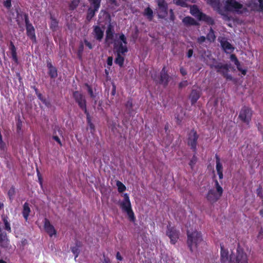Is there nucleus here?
<instances>
[{"mask_svg": "<svg viewBox=\"0 0 263 263\" xmlns=\"http://www.w3.org/2000/svg\"><path fill=\"white\" fill-rule=\"evenodd\" d=\"M92 6L94 7V9H89L87 15V19L90 20L95 15V12L97 11L100 7L101 0H89Z\"/></svg>", "mask_w": 263, "mask_h": 263, "instance_id": "obj_13", "label": "nucleus"}, {"mask_svg": "<svg viewBox=\"0 0 263 263\" xmlns=\"http://www.w3.org/2000/svg\"><path fill=\"white\" fill-rule=\"evenodd\" d=\"M10 45H11L10 49L11 50V53L13 52L14 51H16L15 47L12 42H11Z\"/></svg>", "mask_w": 263, "mask_h": 263, "instance_id": "obj_54", "label": "nucleus"}, {"mask_svg": "<svg viewBox=\"0 0 263 263\" xmlns=\"http://www.w3.org/2000/svg\"><path fill=\"white\" fill-rule=\"evenodd\" d=\"M123 200L119 202L120 206L123 211L126 212L130 219L134 221L135 219L134 214L132 209L131 203L127 194H124L123 195Z\"/></svg>", "mask_w": 263, "mask_h": 263, "instance_id": "obj_4", "label": "nucleus"}, {"mask_svg": "<svg viewBox=\"0 0 263 263\" xmlns=\"http://www.w3.org/2000/svg\"><path fill=\"white\" fill-rule=\"evenodd\" d=\"M216 169L219 178L220 179H222L223 178V173L222 170L223 167L222 164L220 163V159L216 156Z\"/></svg>", "mask_w": 263, "mask_h": 263, "instance_id": "obj_22", "label": "nucleus"}, {"mask_svg": "<svg viewBox=\"0 0 263 263\" xmlns=\"http://www.w3.org/2000/svg\"><path fill=\"white\" fill-rule=\"evenodd\" d=\"M58 26V22L55 20L52 19L51 21L50 27L52 29H55Z\"/></svg>", "mask_w": 263, "mask_h": 263, "instance_id": "obj_43", "label": "nucleus"}, {"mask_svg": "<svg viewBox=\"0 0 263 263\" xmlns=\"http://www.w3.org/2000/svg\"><path fill=\"white\" fill-rule=\"evenodd\" d=\"M220 43L222 48L226 52H231L234 49L232 46L228 42L226 41L222 40L220 42Z\"/></svg>", "mask_w": 263, "mask_h": 263, "instance_id": "obj_27", "label": "nucleus"}, {"mask_svg": "<svg viewBox=\"0 0 263 263\" xmlns=\"http://www.w3.org/2000/svg\"><path fill=\"white\" fill-rule=\"evenodd\" d=\"M193 51L192 49L189 50L187 53V57L189 58H191L193 55Z\"/></svg>", "mask_w": 263, "mask_h": 263, "instance_id": "obj_56", "label": "nucleus"}, {"mask_svg": "<svg viewBox=\"0 0 263 263\" xmlns=\"http://www.w3.org/2000/svg\"><path fill=\"white\" fill-rule=\"evenodd\" d=\"M197 161V158L195 156H193L192 158L190 161L189 165L192 169L193 168L195 164H196V162Z\"/></svg>", "mask_w": 263, "mask_h": 263, "instance_id": "obj_38", "label": "nucleus"}, {"mask_svg": "<svg viewBox=\"0 0 263 263\" xmlns=\"http://www.w3.org/2000/svg\"><path fill=\"white\" fill-rule=\"evenodd\" d=\"M104 30L102 29L99 26H95L93 29V34L96 39L99 41H101L104 35Z\"/></svg>", "mask_w": 263, "mask_h": 263, "instance_id": "obj_20", "label": "nucleus"}, {"mask_svg": "<svg viewBox=\"0 0 263 263\" xmlns=\"http://www.w3.org/2000/svg\"><path fill=\"white\" fill-rule=\"evenodd\" d=\"M206 38L210 42H214L215 41L216 36L214 34V30L212 28H210V31L207 34Z\"/></svg>", "mask_w": 263, "mask_h": 263, "instance_id": "obj_34", "label": "nucleus"}, {"mask_svg": "<svg viewBox=\"0 0 263 263\" xmlns=\"http://www.w3.org/2000/svg\"><path fill=\"white\" fill-rule=\"evenodd\" d=\"M234 254L229 255L227 250L221 246V261L222 263H233Z\"/></svg>", "mask_w": 263, "mask_h": 263, "instance_id": "obj_9", "label": "nucleus"}, {"mask_svg": "<svg viewBox=\"0 0 263 263\" xmlns=\"http://www.w3.org/2000/svg\"><path fill=\"white\" fill-rule=\"evenodd\" d=\"M3 206V204H0V208H1L2 206Z\"/></svg>", "mask_w": 263, "mask_h": 263, "instance_id": "obj_64", "label": "nucleus"}, {"mask_svg": "<svg viewBox=\"0 0 263 263\" xmlns=\"http://www.w3.org/2000/svg\"><path fill=\"white\" fill-rule=\"evenodd\" d=\"M12 54V58L13 60L16 63L17 62V58L16 55V52L14 51L13 52L11 53Z\"/></svg>", "mask_w": 263, "mask_h": 263, "instance_id": "obj_47", "label": "nucleus"}, {"mask_svg": "<svg viewBox=\"0 0 263 263\" xmlns=\"http://www.w3.org/2000/svg\"><path fill=\"white\" fill-rule=\"evenodd\" d=\"M48 73L51 78H55L58 76L57 70L51 63H48Z\"/></svg>", "mask_w": 263, "mask_h": 263, "instance_id": "obj_24", "label": "nucleus"}, {"mask_svg": "<svg viewBox=\"0 0 263 263\" xmlns=\"http://www.w3.org/2000/svg\"><path fill=\"white\" fill-rule=\"evenodd\" d=\"M167 7L158 8V15L160 18H163L167 15Z\"/></svg>", "mask_w": 263, "mask_h": 263, "instance_id": "obj_31", "label": "nucleus"}, {"mask_svg": "<svg viewBox=\"0 0 263 263\" xmlns=\"http://www.w3.org/2000/svg\"><path fill=\"white\" fill-rule=\"evenodd\" d=\"M115 49L116 50V52H117V57L115 60V63L117 64H118L119 66H122L124 62V58L121 55V54H124L126 52H120L118 51V47L115 48Z\"/></svg>", "mask_w": 263, "mask_h": 263, "instance_id": "obj_25", "label": "nucleus"}, {"mask_svg": "<svg viewBox=\"0 0 263 263\" xmlns=\"http://www.w3.org/2000/svg\"><path fill=\"white\" fill-rule=\"evenodd\" d=\"M263 0H251L249 6L254 10L261 11L263 10Z\"/></svg>", "mask_w": 263, "mask_h": 263, "instance_id": "obj_17", "label": "nucleus"}, {"mask_svg": "<svg viewBox=\"0 0 263 263\" xmlns=\"http://www.w3.org/2000/svg\"><path fill=\"white\" fill-rule=\"evenodd\" d=\"M87 91L90 95V97L92 98L95 97V95L93 94L92 89L91 88V87L87 85Z\"/></svg>", "mask_w": 263, "mask_h": 263, "instance_id": "obj_44", "label": "nucleus"}, {"mask_svg": "<svg viewBox=\"0 0 263 263\" xmlns=\"http://www.w3.org/2000/svg\"><path fill=\"white\" fill-rule=\"evenodd\" d=\"M189 0H174V3L178 6H180L184 7H188Z\"/></svg>", "mask_w": 263, "mask_h": 263, "instance_id": "obj_33", "label": "nucleus"}, {"mask_svg": "<svg viewBox=\"0 0 263 263\" xmlns=\"http://www.w3.org/2000/svg\"><path fill=\"white\" fill-rule=\"evenodd\" d=\"M211 67H214L217 71L222 73L227 79H231V77L228 75L229 66L227 64H222L219 63L214 65L211 66Z\"/></svg>", "mask_w": 263, "mask_h": 263, "instance_id": "obj_10", "label": "nucleus"}, {"mask_svg": "<svg viewBox=\"0 0 263 263\" xmlns=\"http://www.w3.org/2000/svg\"><path fill=\"white\" fill-rule=\"evenodd\" d=\"M84 43L86 46H87L89 49H92V46L90 42L87 41V40L84 41Z\"/></svg>", "mask_w": 263, "mask_h": 263, "instance_id": "obj_52", "label": "nucleus"}, {"mask_svg": "<svg viewBox=\"0 0 263 263\" xmlns=\"http://www.w3.org/2000/svg\"><path fill=\"white\" fill-rule=\"evenodd\" d=\"M144 14L149 19L152 20L153 17V12L151 9L149 8H147L145 9Z\"/></svg>", "mask_w": 263, "mask_h": 263, "instance_id": "obj_36", "label": "nucleus"}, {"mask_svg": "<svg viewBox=\"0 0 263 263\" xmlns=\"http://www.w3.org/2000/svg\"><path fill=\"white\" fill-rule=\"evenodd\" d=\"M200 97V91L198 90H192L190 96L192 104H195Z\"/></svg>", "mask_w": 263, "mask_h": 263, "instance_id": "obj_21", "label": "nucleus"}, {"mask_svg": "<svg viewBox=\"0 0 263 263\" xmlns=\"http://www.w3.org/2000/svg\"><path fill=\"white\" fill-rule=\"evenodd\" d=\"M252 115V110L247 107H243L238 116V118L243 122L248 124L251 120Z\"/></svg>", "mask_w": 263, "mask_h": 263, "instance_id": "obj_6", "label": "nucleus"}, {"mask_svg": "<svg viewBox=\"0 0 263 263\" xmlns=\"http://www.w3.org/2000/svg\"><path fill=\"white\" fill-rule=\"evenodd\" d=\"M223 5L226 11L241 14L247 10L246 8L236 0H226Z\"/></svg>", "mask_w": 263, "mask_h": 263, "instance_id": "obj_3", "label": "nucleus"}, {"mask_svg": "<svg viewBox=\"0 0 263 263\" xmlns=\"http://www.w3.org/2000/svg\"><path fill=\"white\" fill-rule=\"evenodd\" d=\"M116 258L118 260H122V257L120 253L119 252H117V253L116 254Z\"/></svg>", "mask_w": 263, "mask_h": 263, "instance_id": "obj_57", "label": "nucleus"}, {"mask_svg": "<svg viewBox=\"0 0 263 263\" xmlns=\"http://www.w3.org/2000/svg\"><path fill=\"white\" fill-rule=\"evenodd\" d=\"M53 139L56 141L60 145H62V143H61V141L60 139V138L57 136H53Z\"/></svg>", "mask_w": 263, "mask_h": 263, "instance_id": "obj_50", "label": "nucleus"}, {"mask_svg": "<svg viewBox=\"0 0 263 263\" xmlns=\"http://www.w3.org/2000/svg\"><path fill=\"white\" fill-rule=\"evenodd\" d=\"M30 212V209L29 206V205L27 203H25L23 206L22 214L26 220H27Z\"/></svg>", "mask_w": 263, "mask_h": 263, "instance_id": "obj_29", "label": "nucleus"}, {"mask_svg": "<svg viewBox=\"0 0 263 263\" xmlns=\"http://www.w3.org/2000/svg\"><path fill=\"white\" fill-rule=\"evenodd\" d=\"M166 235L171 239V242L173 244H175L179 238L178 232L173 227L170 226H167V231Z\"/></svg>", "mask_w": 263, "mask_h": 263, "instance_id": "obj_11", "label": "nucleus"}, {"mask_svg": "<svg viewBox=\"0 0 263 263\" xmlns=\"http://www.w3.org/2000/svg\"><path fill=\"white\" fill-rule=\"evenodd\" d=\"M221 195L215 192L214 189H211L206 195L207 199L211 202L216 201Z\"/></svg>", "mask_w": 263, "mask_h": 263, "instance_id": "obj_16", "label": "nucleus"}, {"mask_svg": "<svg viewBox=\"0 0 263 263\" xmlns=\"http://www.w3.org/2000/svg\"><path fill=\"white\" fill-rule=\"evenodd\" d=\"M89 126H90V127L91 129H93L94 127H93V125H92V124L90 123V124H89Z\"/></svg>", "mask_w": 263, "mask_h": 263, "instance_id": "obj_61", "label": "nucleus"}, {"mask_svg": "<svg viewBox=\"0 0 263 263\" xmlns=\"http://www.w3.org/2000/svg\"><path fill=\"white\" fill-rule=\"evenodd\" d=\"M248 256L243 249L240 246L237 249L236 253L234 254L233 263H248Z\"/></svg>", "mask_w": 263, "mask_h": 263, "instance_id": "obj_5", "label": "nucleus"}, {"mask_svg": "<svg viewBox=\"0 0 263 263\" xmlns=\"http://www.w3.org/2000/svg\"><path fill=\"white\" fill-rule=\"evenodd\" d=\"M0 263H7V262L3 260H0Z\"/></svg>", "mask_w": 263, "mask_h": 263, "instance_id": "obj_62", "label": "nucleus"}, {"mask_svg": "<svg viewBox=\"0 0 263 263\" xmlns=\"http://www.w3.org/2000/svg\"><path fill=\"white\" fill-rule=\"evenodd\" d=\"M116 185L120 193H122L126 190L125 186L120 181H117Z\"/></svg>", "mask_w": 263, "mask_h": 263, "instance_id": "obj_35", "label": "nucleus"}, {"mask_svg": "<svg viewBox=\"0 0 263 263\" xmlns=\"http://www.w3.org/2000/svg\"><path fill=\"white\" fill-rule=\"evenodd\" d=\"M44 229L50 237L56 235V231L54 227L51 224L50 221L46 218L44 220Z\"/></svg>", "mask_w": 263, "mask_h": 263, "instance_id": "obj_15", "label": "nucleus"}, {"mask_svg": "<svg viewBox=\"0 0 263 263\" xmlns=\"http://www.w3.org/2000/svg\"><path fill=\"white\" fill-rule=\"evenodd\" d=\"M190 13L195 17H196L199 20L204 14L202 13L196 5H193L190 7Z\"/></svg>", "mask_w": 263, "mask_h": 263, "instance_id": "obj_19", "label": "nucleus"}, {"mask_svg": "<svg viewBox=\"0 0 263 263\" xmlns=\"http://www.w3.org/2000/svg\"><path fill=\"white\" fill-rule=\"evenodd\" d=\"M106 43L109 46L114 44V48L118 47V51L124 52L127 51L126 38L123 34H115L112 26L110 24L106 32Z\"/></svg>", "mask_w": 263, "mask_h": 263, "instance_id": "obj_1", "label": "nucleus"}, {"mask_svg": "<svg viewBox=\"0 0 263 263\" xmlns=\"http://www.w3.org/2000/svg\"><path fill=\"white\" fill-rule=\"evenodd\" d=\"M188 85V82L187 81H183L180 83L179 87L180 88L184 87Z\"/></svg>", "mask_w": 263, "mask_h": 263, "instance_id": "obj_46", "label": "nucleus"}, {"mask_svg": "<svg viewBox=\"0 0 263 263\" xmlns=\"http://www.w3.org/2000/svg\"><path fill=\"white\" fill-rule=\"evenodd\" d=\"M205 37L204 36H201L200 37H199L197 39V41L199 43V44H202L203 43V42H205Z\"/></svg>", "mask_w": 263, "mask_h": 263, "instance_id": "obj_45", "label": "nucleus"}, {"mask_svg": "<svg viewBox=\"0 0 263 263\" xmlns=\"http://www.w3.org/2000/svg\"><path fill=\"white\" fill-rule=\"evenodd\" d=\"M107 64L109 66H111L112 64V58L111 57H109L107 60Z\"/></svg>", "mask_w": 263, "mask_h": 263, "instance_id": "obj_51", "label": "nucleus"}, {"mask_svg": "<svg viewBox=\"0 0 263 263\" xmlns=\"http://www.w3.org/2000/svg\"><path fill=\"white\" fill-rule=\"evenodd\" d=\"M7 219L8 218L6 217H3V221L4 222V224H5V229L6 230L10 232L11 231V227H10V225Z\"/></svg>", "mask_w": 263, "mask_h": 263, "instance_id": "obj_37", "label": "nucleus"}, {"mask_svg": "<svg viewBox=\"0 0 263 263\" xmlns=\"http://www.w3.org/2000/svg\"><path fill=\"white\" fill-rule=\"evenodd\" d=\"M212 189H214L216 193L222 195L223 193V189L220 185L217 180L214 181V184Z\"/></svg>", "mask_w": 263, "mask_h": 263, "instance_id": "obj_32", "label": "nucleus"}, {"mask_svg": "<svg viewBox=\"0 0 263 263\" xmlns=\"http://www.w3.org/2000/svg\"><path fill=\"white\" fill-rule=\"evenodd\" d=\"M152 78L157 82L166 85L168 83V76L165 71V67H163L161 73L160 77L157 78L156 74H152Z\"/></svg>", "mask_w": 263, "mask_h": 263, "instance_id": "obj_7", "label": "nucleus"}, {"mask_svg": "<svg viewBox=\"0 0 263 263\" xmlns=\"http://www.w3.org/2000/svg\"><path fill=\"white\" fill-rule=\"evenodd\" d=\"M0 244L1 246L3 248H8L9 242L6 235H1L0 236Z\"/></svg>", "mask_w": 263, "mask_h": 263, "instance_id": "obj_28", "label": "nucleus"}, {"mask_svg": "<svg viewBox=\"0 0 263 263\" xmlns=\"http://www.w3.org/2000/svg\"><path fill=\"white\" fill-rule=\"evenodd\" d=\"M198 136L196 132L193 130L190 132L188 138V144L191 146V148L194 151H196V146Z\"/></svg>", "mask_w": 263, "mask_h": 263, "instance_id": "obj_8", "label": "nucleus"}, {"mask_svg": "<svg viewBox=\"0 0 263 263\" xmlns=\"http://www.w3.org/2000/svg\"><path fill=\"white\" fill-rule=\"evenodd\" d=\"M115 92H116L115 87L114 86H113V90L112 91V95H115Z\"/></svg>", "mask_w": 263, "mask_h": 263, "instance_id": "obj_60", "label": "nucleus"}, {"mask_svg": "<svg viewBox=\"0 0 263 263\" xmlns=\"http://www.w3.org/2000/svg\"><path fill=\"white\" fill-rule=\"evenodd\" d=\"M79 3V0H73L70 5V7L72 9H73L78 5Z\"/></svg>", "mask_w": 263, "mask_h": 263, "instance_id": "obj_41", "label": "nucleus"}, {"mask_svg": "<svg viewBox=\"0 0 263 263\" xmlns=\"http://www.w3.org/2000/svg\"><path fill=\"white\" fill-rule=\"evenodd\" d=\"M180 71L181 73L183 76L186 74V70L183 68H181Z\"/></svg>", "mask_w": 263, "mask_h": 263, "instance_id": "obj_59", "label": "nucleus"}, {"mask_svg": "<svg viewBox=\"0 0 263 263\" xmlns=\"http://www.w3.org/2000/svg\"><path fill=\"white\" fill-rule=\"evenodd\" d=\"M0 148L3 150H4L5 148V144L3 142V140H2V141H0Z\"/></svg>", "mask_w": 263, "mask_h": 263, "instance_id": "obj_55", "label": "nucleus"}, {"mask_svg": "<svg viewBox=\"0 0 263 263\" xmlns=\"http://www.w3.org/2000/svg\"><path fill=\"white\" fill-rule=\"evenodd\" d=\"M73 96L79 106L86 112V101L83 95L78 91H75L73 92Z\"/></svg>", "mask_w": 263, "mask_h": 263, "instance_id": "obj_12", "label": "nucleus"}, {"mask_svg": "<svg viewBox=\"0 0 263 263\" xmlns=\"http://www.w3.org/2000/svg\"><path fill=\"white\" fill-rule=\"evenodd\" d=\"M4 6L7 8H9L11 6V0H7L4 2Z\"/></svg>", "mask_w": 263, "mask_h": 263, "instance_id": "obj_49", "label": "nucleus"}, {"mask_svg": "<svg viewBox=\"0 0 263 263\" xmlns=\"http://www.w3.org/2000/svg\"><path fill=\"white\" fill-rule=\"evenodd\" d=\"M15 193V189L11 187L8 191V194L9 196L10 199H12Z\"/></svg>", "mask_w": 263, "mask_h": 263, "instance_id": "obj_39", "label": "nucleus"}, {"mask_svg": "<svg viewBox=\"0 0 263 263\" xmlns=\"http://www.w3.org/2000/svg\"><path fill=\"white\" fill-rule=\"evenodd\" d=\"M71 251L74 254H75V259L78 256L79 249L77 247H73L71 248Z\"/></svg>", "mask_w": 263, "mask_h": 263, "instance_id": "obj_42", "label": "nucleus"}, {"mask_svg": "<svg viewBox=\"0 0 263 263\" xmlns=\"http://www.w3.org/2000/svg\"><path fill=\"white\" fill-rule=\"evenodd\" d=\"M207 3L210 5L219 13L222 15L224 19H227V16L224 15L222 10L220 8L219 0H207Z\"/></svg>", "mask_w": 263, "mask_h": 263, "instance_id": "obj_14", "label": "nucleus"}, {"mask_svg": "<svg viewBox=\"0 0 263 263\" xmlns=\"http://www.w3.org/2000/svg\"><path fill=\"white\" fill-rule=\"evenodd\" d=\"M199 20L203 21L205 22V23H206L210 25H213L214 24V20L212 17L206 15L205 14H203L202 15L201 17L200 18Z\"/></svg>", "mask_w": 263, "mask_h": 263, "instance_id": "obj_30", "label": "nucleus"}, {"mask_svg": "<svg viewBox=\"0 0 263 263\" xmlns=\"http://www.w3.org/2000/svg\"><path fill=\"white\" fill-rule=\"evenodd\" d=\"M257 237L259 239H261L263 238V230L262 229L259 231Z\"/></svg>", "mask_w": 263, "mask_h": 263, "instance_id": "obj_48", "label": "nucleus"}, {"mask_svg": "<svg viewBox=\"0 0 263 263\" xmlns=\"http://www.w3.org/2000/svg\"><path fill=\"white\" fill-rule=\"evenodd\" d=\"M158 8L167 7L166 4L164 0H158Z\"/></svg>", "mask_w": 263, "mask_h": 263, "instance_id": "obj_40", "label": "nucleus"}, {"mask_svg": "<svg viewBox=\"0 0 263 263\" xmlns=\"http://www.w3.org/2000/svg\"><path fill=\"white\" fill-rule=\"evenodd\" d=\"M182 22L186 25H198V23L193 18L190 16L185 17L182 20Z\"/></svg>", "mask_w": 263, "mask_h": 263, "instance_id": "obj_26", "label": "nucleus"}, {"mask_svg": "<svg viewBox=\"0 0 263 263\" xmlns=\"http://www.w3.org/2000/svg\"><path fill=\"white\" fill-rule=\"evenodd\" d=\"M126 106L127 108H130L132 106V102L131 101L129 100L127 102L126 104Z\"/></svg>", "mask_w": 263, "mask_h": 263, "instance_id": "obj_53", "label": "nucleus"}, {"mask_svg": "<svg viewBox=\"0 0 263 263\" xmlns=\"http://www.w3.org/2000/svg\"><path fill=\"white\" fill-rule=\"evenodd\" d=\"M187 243L191 251H197L198 248L204 244L201 233L196 230H187Z\"/></svg>", "mask_w": 263, "mask_h": 263, "instance_id": "obj_2", "label": "nucleus"}, {"mask_svg": "<svg viewBox=\"0 0 263 263\" xmlns=\"http://www.w3.org/2000/svg\"><path fill=\"white\" fill-rule=\"evenodd\" d=\"M26 24V30L28 35L30 37L31 39L34 41L35 39V33H34V29L31 24L29 23L28 20L27 18L25 20Z\"/></svg>", "mask_w": 263, "mask_h": 263, "instance_id": "obj_18", "label": "nucleus"}, {"mask_svg": "<svg viewBox=\"0 0 263 263\" xmlns=\"http://www.w3.org/2000/svg\"><path fill=\"white\" fill-rule=\"evenodd\" d=\"M258 129L262 133H263V122L259 124Z\"/></svg>", "mask_w": 263, "mask_h": 263, "instance_id": "obj_58", "label": "nucleus"}, {"mask_svg": "<svg viewBox=\"0 0 263 263\" xmlns=\"http://www.w3.org/2000/svg\"><path fill=\"white\" fill-rule=\"evenodd\" d=\"M2 140H3L2 136L1 134H0V141H2Z\"/></svg>", "mask_w": 263, "mask_h": 263, "instance_id": "obj_63", "label": "nucleus"}, {"mask_svg": "<svg viewBox=\"0 0 263 263\" xmlns=\"http://www.w3.org/2000/svg\"><path fill=\"white\" fill-rule=\"evenodd\" d=\"M231 60L234 62V64L236 65L238 70L241 72V73L243 75H245L246 74V70L245 69H242L240 63L236 58V56L234 54H232L230 56Z\"/></svg>", "mask_w": 263, "mask_h": 263, "instance_id": "obj_23", "label": "nucleus"}]
</instances>
